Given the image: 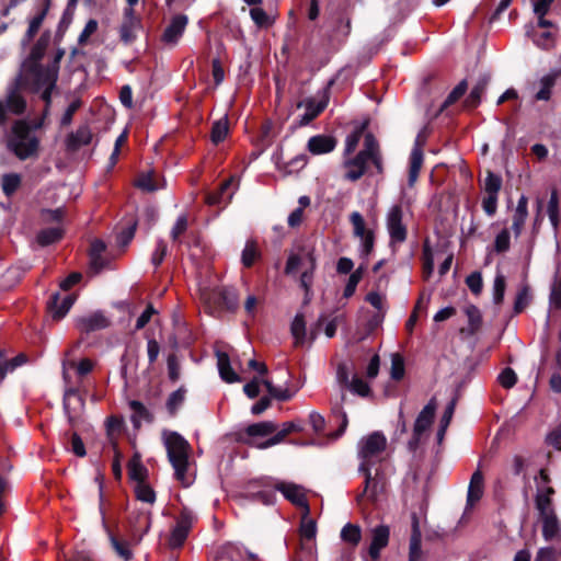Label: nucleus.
Here are the masks:
<instances>
[{
  "label": "nucleus",
  "instance_id": "nucleus-37",
  "mask_svg": "<svg viewBox=\"0 0 561 561\" xmlns=\"http://www.w3.org/2000/svg\"><path fill=\"white\" fill-rule=\"evenodd\" d=\"M557 73H548L540 79V89L535 94L536 101H549L551 98V91L557 82Z\"/></svg>",
  "mask_w": 561,
  "mask_h": 561
},
{
  "label": "nucleus",
  "instance_id": "nucleus-29",
  "mask_svg": "<svg viewBox=\"0 0 561 561\" xmlns=\"http://www.w3.org/2000/svg\"><path fill=\"white\" fill-rule=\"evenodd\" d=\"M483 473L478 469L471 476L467 493V506H473L483 495Z\"/></svg>",
  "mask_w": 561,
  "mask_h": 561
},
{
  "label": "nucleus",
  "instance_id": "nucleus-4",
  "mask_svg": "<svg viewBox=\"0 0 561 561\" xmlns=\"http://www.w3.org/2000/svg\"><path fill=\"white\" fill-rule=\"evenodd\" d=\"M386 446L387 438L381 432H374L360 440L358 455L362 462L358 470L365 477L364 490L360 496L367 492L370 485L373 459L378 457L386 449Z\"/></svg>",
  "mask_w": 561,
  "mask_h": 561
},
{
  "label": "nucleus",
  "instance_id": "nucleus-23",
  "mask_svg": "<svg viewBox=\"0 0 561 561\" xmlns=\"http://www.w3.org/2000/svg\"><path fill=\"white\" fill-rule=\"evenodd\" d=\"M436 411L435 400L432 399L419 413L413 430L416 434H424L433 424Z\"/></svg>",
  "mask_w": 561,
  "mask_h": 561
},
{
  "label": "nucleus",
  "instance_id": "nucleus-32",
  "mask_svg": "<svg viewBox=\"0 0 561 561\" xmlns=\"http://www.w3.org/2000/svg\"><path fill=\"white\" fill-rule=\"evenodd\" d=\"M345 400H346L345 391H341L339 398H336L335 400H331V413L335 417H340L341 419V424H340V426H339V428L336 431V434H335L336 437L342 436L344 434V432L346 431L347 425H348L347 414H346V412L343 409V404H344Z\"/></svg>",
  "mask_w": 561,
  "mask_h": 561
},
{
  "label": "nucleus",
  "instance_id": "nucleus-10",
  "mask_svg": "<svg viewBox=\"0 0 561 561\" xmlns=\"http://www.w3.org/2000/svg\"><path fill=\"white\" fill-rule=\"evenodd\" d=\"M403 209L400 204L393 205L386 218L387 230L390 237V243H403L408 238L407 226L402 221Z\"/></svg>",
  "mask_w": 561,
  "mask_h": 561
},
{
  "label": "nucleus",
  "instance_id": "nucleus-21",
  "mask_svg": "<svg viewBox=\"0 0 561 561\" xmlns=\"http://www.w3.org/2000/svg\"><path fill=\"white\" fill-rule=\"evenodd\" d=\"M389 534L388 526L380 525L374 528L371 542L368 549V553L373 560L379 559L381 549L387 547L389 542Z\"/></svg>",
  "mask_w": 561,
  "mask_h": 561
},
{
  "label": "nucleus",
  "instance_id": "nucleus-18",
  "mask_svg": "<svg viewBox=\"0 0 561 561\" xmlns=\"http://www.w3.org/2000/svg\"><path fill=\"white\" fill-rule=\"evenodd\" d=\"M277 424L272 421H263L259 423L250 424L245 427L244 434L248 436V438L240 437V440L243 442L247 445L255 446L256 444L252 442L251 438L256 436H268L276 432Z\"/></svg>",
  "mask_w": 561,
  "mask_h": 561
},
{
  "label": "nucleus",
  "instance_id": "nucleus-16",
  "mask_svg": "<svg viewBox=\"0 0 561 561\" xmlns=\"http://www.w3.org/2000/svg\"><path fill=\"white\" fill-rule=\"evenodd\" d=\"M187 22L188 19L184 14H178L172 18L170 24L165 27L162 34V41L165 44H176L180 37L183 35Z\"/></svg>",
  "mask_w": 561,
  "mask_h": 561
},
{
  "label": "nucleus",
  "instance_id": "nucleus-3",
  "mask_svg": "<svg viewBox=\"0 0 561 561\" xmlns=\"http://www.w3.org/2000/svg\"><path fill=\"white\" fill-rule=\"evenodd\" d=\"M164 445L168 459L174 469L175 479L181 482L183 486H188L191 481L187 479L186 473L188 469L191 445L176 432H170L167 435Z\"/></svg>",
  "mask_w": 561,
  "mask_h": 561
},
{
  "label": "nucleus",
  "instance_id": "nucleus-31",
  "mask_svg": "<svg viewBox=\"0 0 561 561\" xmlns=\"http://www.w3.org/2000/svg\"><path fill=\"white\" fill-rule=\"evenodd\" d=\"M528 216V198L525 195H522L517 202V207L515 209V214L513 216L512 229L515 237H519L525 221Z\"/></svg>",
  "mask_w": 561,
  "mask_h": 561
},
{
  "label": "nucleus",
  "instance_id": "nucleus-38",
  "mask_svg": "<svg viewBox=\"0 0 561 561\" xmlns=\"http://www.w3.org/2000/svg\"><path fill=\"white\" fill-rule=\"evenodd\" d=\"M87 394V390H82L81 389V383L78 385L77 387H67L66 390H65V393H64V410H65V413L67 414L68 416V420L69 422L72 424L73 423V416L71 415L70 411H69V399L71 397H76L78 398L80 404L83 407L84 405V396Z\"/></svg>",
  "mask_w": 561,
  "mask_h": 561
},
{
  "label": "nucleus",
  "instance_id": "nucleus-40",
  "mask_svg": "<svg viewBox=\"0 0 561 561\" xmlns=\"http://www.w3.org/2000/svg\"><path fill=\"white\" fill-rule=\"evenodd\" d=\"M261 257L257 243L254 240H248L241 254V263L244 267L250 268L256 260Z\"/></svg>",
  "mask_w": 561,
  "mask_h": 561
},
{
  "label": "nucleus",
  "instance_id": "nucleus-63",
  "mask_svg": "<svg viewBox=\"0 0 561 561\" xmlns=\"http://www.w3.org/2000/svg\"><path fill=\"white\" fill-rule=\"evenodd\" d=\"M365 127H366V125H362L360 127H357L356 129H354L351 134H348L346 136V139H345V153L346 154H350L355 151V149L358 146V142L362 138Z\"/></svg>",
  "mask_w": 561,
  "mask_h": 561
},
{
  "label": "nucleus",
  "instance_id": "nucleus-24",
  "mask_svg": "<svg viewBox=\"0 0 561 561\" xmlns=\"http://www.w3.org/2000/svg\"><path fill=\"white\" fill-rule=\"evenodd\" d=\"M231 184L232 179L221 182L217 190L209 192L206 195V203L210 206H226L232 198V193L228 192Z\"/></svg>",
  "mask_w": 561,
  "mask_h": 561
},
{
  "label": "nucleus",
  "instance_id": "nucleus-53",
  "mask_svg": "<svg viewBox=\"0 0 561 561\" xmlns=\"http://www.w3.org/2000/svg\"><path fill=\"white\" fill-rule=\"evenodd\" d=\"M377 153H380L378 141L371 133H367L364 136V149L360 150L357 156L369 160V157H373Z\"/></svg>",
  "mask_w": 561,
  "mask_h": 561
},
{
  "label": "nucleus",
  "instance_id": "nucleus-47",
  "mask_svg": "<svg viewBox=\"0 0 561 561\" xmlns=\"http://www.w3.org/2000/svg\"><path fill=\"white\" fill-rule=\"evenodd\" d=\"M186 389L182 386L178 390L170 393L165 402V408L170 416H174L178 410L184 403Z\"/></svg>",
  "mask_w": 561,
  "mask_h": 561
},
{
  "label": "nucleus",
  "instance_id": "nucleus-62",
  "mask_svg": "<svg viewBox=\"0 0 561 561\" xmlns=\"http://www.w3.org/2000/svg\"><path fill=\"white\" fill-rule=\"evenodd\" d=\"M466 314L468 317L471 333L477 332L482 324L480 310L474 305H470L466 308Z\"/></svg>",
  "mask_w": 561,
  "mask_h": 561
},
{
  "label": "nucleus",
  "instance_id": "nucleus-60",
  "mask_svg": "<svg viewBox=\"0 0 561 561\" xmlns=\"http://www.w3.org/2000/svg\"><path fill=\"white\" fill-rule=\"evenodd\" d=\"M353 391L354 393L358 394L359 397L366 398L370 396L371 389L369 385L364 381L362 378H359L357 375H355L352 378V381L350 386L346 388Z\"/></svg>",
  "mask_w": 561,
  "mask_h": 561
},
{
  "label": "nucleus",
  "instance_id": "nucleus-35",
  "mask_svg": "<svg viewBox=\"0 0 561 561\" xmlns=\"http://www.w3.org/2000/svg\"><path fill=\"white\" fill-rule=\"evenodd\" d=\"M142 28V23L122 22L118 33L124 45H131L137 39V33Z\"/></svg>",
  "mask_w": 561,
  "mask_h": 561
},
{
  "label": "nucleus",
  "instance_id": "nucleus-50",
  "mask_svg": "<svg viewBox=\"0 0 561 561\" xmlns=\"http://www.w3.org/2000/svg\"><path fill=\"white\" fill-rule=\"evenodd\" d=\"M299 534L301 537L300 542L313 540L317 536V523L314 519L309 518V516L305 517V512H302Z\"/></svg>",
  "mask_w": 561,
  "mask_h": 561
},
{
  "label": "nucleus",
  "instance_id": "nucleus-48",
  "mask_svg": "<svg viewBox=\"0 0 561 561\" xmlns=\"http://www.w3.org/2000/svg\"><path fill=\"white\" fill-rule=\"evenodd\" d=\"M366 267L364 265H359L355 271H353L347 279V283L343 290L344 298H351L355 291L359 282L363 279Z\"/></svg>",
  "mask_w": 561,
  "mask_h": 561
},
{
  "label": "nucleus",
  "instance_id": "nucleus-55",
  "mask_svg": "<svg viewBox=\"0 0 561 561\" xmlns=\"http://www.w3.org/2000/svg\"><path fill=\"white\" fill-rule=\"evenodd\" d=\"M135 495L137 500L145 503L152 504L156 501V493L147 482L136 483Z\"/></svg>",
  "mask_w": 561,
  "mask_h": 561
},
{
  "label": "nucleus",
  "instance_id": "nucleus-46",
  "mask_svg": "<svg viewBox=\"0 0 561 561\" xmlns=\"http://www.w3.org/2000/svg\"><path fill=\"white\" fill-rule=\"evenodd\" d=\"M129 407L134 412V416L131 417V422L134 426L137 428L140 426V421L138 419L145 420L147 422H152L153 416L150 411L145 407V404L138 400H131L129 402Z\"/></svg>",
  "mask_w": 561,
  "mask_h": 561
},
{
  "label": "nucleus",
  "instance_id": "nucleus-56",
  "mask_svg": "<svg viewBox=\"0 0 561 561\" xmlns=\"http://www.w3.org/2000/svg\"><path fill=\"white\" fill-rule=\"evenodd\" d=\"M293 561H316V548L307 542H299Z\"/></svg>",
  "mask_w": 561,
  "mask_h": 561
},
{
  "label": "nucleus",
  "instance_id": "nucleus-2",
  "mask_svg": "<svg viewBox=\"0 0 561 561\" xmlns=\"http://www.w3.org/2000/svg\"><path fill=\"white\" fill-rule=\"evenodd\" d=\"M51 42V31L45 30L41 36L33 43L30 48V53L22 62L23 77L38 76L46 73L47 69L55 67L56 70L60 69V61L64 58L66 50L62 47H58L51 59L47 65H43L42 60L46 55V51Z\"/></svg>",
  "mask_w": 561,
  "mask_h": 561
},
{
  "label": "nucleus",
  "instance_id": "nucleus-49",
  "mask_svg": "<svg viewBox=\"0 0 561 561\" xmlns=\"http://www.w3.org/2000/svg\"><path fill=\"white\" fill-rule=\"evenodd\" d=\"M341 539L353 547L357 546L362 539L360 527L358 525L347 523L341 530Z\"/></svg>",
  "mask_w": 561,
  "mask_h": 561
},
{
  "label": "nucleus",
  "instance_id": "nucleus-20",
  "mask_svg": "<svg viewBox=\"0 0 561 561\" xmlns=\"http://www.w3.org/2000/svg\"><path fill=\"white\" fill-rule=\"evenodd\" d=\"M213 300L222 310L234 311L238 308V295L232 288H218L213 293Z\"/></svg>",
  "mask_w": 561,
  "mask_h": 561
},
{
  "label": "nucleus",
  "instance_id": "nucleus-51",
  "mask_svg": "<svg viewBox=\"0 0 561 561\" xmlns=\"http://www.w3.org/2000/svg\"><path fill=\"white\" fill-rule=\"evenodd\" d=\"M253 23L260 28H267L272 26L274 20L265 12L264 9L253 7L249 11Z\"/></svg>",
  "mask_w": 561,
  "mask_h": 561
},
{
  "label": "nucleus",
  "instance_id": "nucleus-30",
  "mask_svg": "<svg viewBox=\"0 0 561 561\" xmlns=\"http://www.w3.org/2000/svg\"><path fill=\"white\" fill-rule=\"evenodd\" d=\"M367 162L368 160L357 154L354 158L345 161L344 167L347 169V171L344 178L352 182L359 180L366 173Z\"/></svg>",
  "mask_w": 561,
  "mask_h": 561
},
{
  "label": "nucleus",
  "instance_id": "nucleus-52",
  "mask_svg": "<svg viewBox=\"0 0 561 561\" xmlns=\"http://www.w3.org/2000/svg\"><path fill=\"white\" fill-rule=\"evenodd\" d=\"M548 216L550 219V222L554 229H558L559 222H560V215H559V194L556 188L552 190L550 199L548 203Z\"/></svg>",
  "mask_w": 561,
  "mask_h": 561
},
{
  "label": "nucleus",
  "instance_id": "nucleus-43",
  "mask_svg": "<svg viewBox=\"0 0 561 561\" xmlns=\"http://www.w3.org/2000/svg\"><path fill=\"white\" fill-rule=\"evenodd\" d=\"M468 90V82L466 79L461 80L447 95L446 100L443 102L438 110V114L443 113L448 106L455 104L458 100H460Z\"/></svg>",
  "mask_w": 561,
  "mask_h": 561
},
{
  "label": "nucleus",
  "instance_id": "nucleus-58",
  "mask_svg": "<svg viewBox=\"0 0 561 561\" xmlns=\"http://www.w3.org/2000/svg\"><path fill=\"white\" fill-rule=\"evenodd\" d=\"M530 302V294H529V287L527 285L523 286L515 298L514 301V313L519 314L522 313L529 305Z\"/></svg>",
  "mask_w": 561,
  "mask_h": 561
},
{
  "label": "nucleus",
  "instance_id": "nucleus-42",
  "mask_svg": "<svg viewBox=\"0 0 561 561\" xmlns=\"http://www.w3.org/2000/svg\"><path fill=\"white\" fill-rule=\"evenodd\" d=\"M290 332L295 339V345L301 346L306 339V321L302 313H297L291 322Z\"/></svg>",
  "mask_w": 561,
  "mask_h": 561
},
{
  "label": "nucleus",
  "instance_id": "nucleus-44",
  "mask_svg": "<svg viewBox=\"0 0 561 561\" xmlns=\"http://www.w3.org/2000/svg\"><path fill=\"white\" fill-rule=\"evenodd\" d=\"M22 178L18 173H7L1 178V188L7 197H11L21 186Z\"/></svg>",
  "mask_w": 561,
  "mask_h": 561
},
{
  "label": "nucleus",
  "instance_id": "nucleus-11",
  "mask_svg": "<svg viewBox=\"0 0 561 561\" xmlns=\"http://www.w3.org/2000/svg\"><path fill=\"white\" fill-rule=\"evenodd\" d=\"M27 85L24 84L23 75L16 78L15 82L8 89L5 99L2 101L9 113L21 116L26 112L27 102L21 93V88Z\"/></svg>",
  "mask_w": 561,
  "mask_h": 561
},
{
  "label": "nucleus",
  "instance_id": "nucleus-28",
  "mask_svg": "<svg viewBox=\"0 0 561 561\" xmlns=\"http://www.w3.org/2000/svg\"><path fill=\"white\" fill-rule=\"evenodd\" d=\"M490 81V77L488 75H483L479 78L477 83L471 89L469 95L463 101V106L466 108L472 110L480 105L482 94L484 93Z\"/></svg>",
  "mask_w": 561,
  "mask_h": 561
},
{
  "label": "nucleus",
  "instance_id": "nucleus-26",
  "mask_svg": "<svg viewBox=\"0 0 561 561\" xmlns=\"http://www.w3.org/2000/svg\"><path fill=\"white\" fill-rule=\"evenodd\" d=\"M306 260L309 266L302 272L300 276V286L305 289L306 300H308L309 294L311 291L313 274L317 268V257L314 255V249H309L306 252Z\"/></svg>",
  "mask_w": 561,
  "mask_h": 561
},
{
  "label": "nucleus",
  "instance_id": "nucleus-57",
  "mask_svg": "<svg viewBox=\"0 0 561 561\" xmlns=\"http://www.w3.org/2000/svg\"><path fill=\"white\" fill-rule=\"evenodd\" d=\"M506 289V279L505 276L501 273H497L494 278L493 284V302L495 305H502L504 301V295Z\"/></svg>",
  "mask_w": 561,
  "mask_h": 561
},
{
  "label": "nucleus",
  "instance_id": "nucleus-13",
  "mask_svg": "<svg viewBox=\"0 0 561 561\" xmlns=\"http://www.w3.org/2000/svg\"><path fill=\"white\" fill-rule=\"evenodd\" d=\"M41 8L37 13L28 21V26L21 38V46H28L38 33L44 20L46 19L51 5V0H39Z\"/></svg>",
  "mask_w": 561,
  "mask_h": 561
},
{
  "label": "nucleus",
  "instance_id": "nucleus-64",
  "mask_svg": "<svg viewBox=\"0 0 561 561\" xmlns=\"http://www.w3.org/2000/svg\"><path fill=\"white\" fill-rule=\"evenodd\" d=\"M404 360L401 355L394 354L391 360L390 375L394 381H400L404 377Z\"/></svg>",
  "mask_w": 561,
  "mask_h": 561
},
{
  "label": "nucleus",
  "instance_id": "nucleus-22",
  "mask_svg": "<svg viewBox=\"0 0 561 561\" xmlns=\"http://www.w3.org/2000/svg\"><path fill=\"white\" fill-rule=\"evenodd\" d=\"M92 131L88 125H81L66 138V147L69 151H77L83 146H88L92 140Z\"/></svg>",
  "mask_w": 561,
  "mask_h": 561
},
{
  "label": "nucleus",
  "instance_id": "nucleus-9",
  "mask_svg": "<svg viewBox=\"0 0 561 561\" xmlns=\"http://www.w3.org/2000/svg\"><path fill=\"white\" fill-rule=\"evenodd\" d=\"M151 526V514L145 511H133L126 522V530L133 546H137Z\"/></svg>",
  "mask_w": 561,
  "mask_h": 561
},
{
  "label": "nucleus",
  "instance_id": "nucleus-19",
  "mask_svg": "<svg viewBox=\"0 0 561 561\" xmlns=\"http://www.w3.org/2000/svg\"><path fill=\"white\" fill-rule=\"evenodd\" d=\"M556 494V490L552 486H538L535 496V506L539 513V517L554 513L552 505V496Z\"/></svg>",
  "mask_w": 561,
  "mask_h": 561
},
{
  "label": "nucleus",
  "instance_id": "nucleus-45",
  "mask_svg": "<svg viewBox=\"0 0 561 561\" xmlns=\"http://www.w3.org/2000/svg\"><path fill=\"white\" fill-rule=\"evenodd\" d=\"M229 133V122L227 117L220 118L213 123L210 131V140L214 145L222 142Z\"/></svg>",
  "mask_w": 561,
  "mask_h": 561
},
{
  "label": "nucleus",
  "instance_id": "nucleus-12",
  "mask_svg": "<svg viewBox=\"0 0 561 561\" xmlns=\"http://www.w3.org/2000/svg\"><path fill=\"white\" fill-rule=\"evenodd\" d=\"M275 491H279L284 497L293 505L302 508L305 517L310 515V506L301 485L287 482H278L274 485Z\"/></svg>",
  "mask_w": 561,
  "mask_h": 561
},
{
  "label": "nucleus",
  "instance_id": "nucleus-41",
  "mask_svg": "<svg viewBox=\"0 0 561 561\" xmlns=\"http://www.w3.org/2000/svg\"><path fill=\"white\" fill-rule=\"evenodd\" d=\"M502 184L503 180L500 174H496L491 170L485 171V179L482 187L486 195H499Z\"/></svg>",
  "mask_w": 561,
  "mask_h": 561
},
{
  "label": "nucleus",
  "instance_id": "nucleus-33",
  "mask_svg": "<svg viewBox=\"0 0 561 561\" xmlns=\"http://www.w3.org/2000/svg\"><path fill=\"white\" fill-rule=\"evenodd\" d=\"M217 365L219 375L222 380L228 383H233L240 381L239 375L232 369L230 364V358L227 353L218 352L217 353Z\"/></svg>",
  "mask_w": 561,
  "mask_h": 561
},
{
  "label": "nucleus",
  "instance_id": "nucleus-59",
  "mask_svg": "<svg viewBox=\"0 0 561 561\" xmlns=\"http://www.w3.org/2000/svg\"><path fill=\"white\" fill-rule=\"evenodd\" d=\"M511 248V234L508 229L504 228L501 230L494 240L493 249L496 253L502 254L510 250Z\"/></svg>",
  "mask_w": 561,
  "mask_h": 561
},
{
  "label": "nucleus",
  "instance_id": "nucleus-54",
  "mask_svg": "<svg viewBox=\"0 0 561 561\" xmlns=\"http://www.w3.org/2000/svg\"><path fill=\"white\" fill-rule=\"evenodd\" d=\"M421 134L417 135L415 146L410 154L409 170L421 171L424 161L423 150L421 148Z\"/></svg>",
  "mask_w": 561,
  "mask_h": 561
},
{
  "label": "nucleus",
  "instance_id": "nucleus-15",
  "mask_svg": "<svg viewBox=\"0 0 561 561\" xmlns=\"http://www.w3.org/2000/svg\"><path fill=\"white\" fill-rule=\"evenodd\" d=\"M337 140L331 135H316L309 138L307 149L314 156L325 154L335 149Z\"/></svg>",
  "mask_w": 561,
  "mask_h": 561
},
{
  "label": "nucleus",
  "instance_id": "nucleus-61",
  "mask_svg": "<svg viewBox=\"0 0 561 561\" xmlns=\"http://www.w3.org/2000/svg\"><path fill=\"white\" fill-rule=\"evenodd\" d=\"M188 533H190L188 530L183 529L175 525V527L172 529L170 538H169L170 548H172V549L181 548L184 545V542L188 536Z\"/></svg>",
  "mask_w": 561,
  "mask_h": 561
},
{
  "label": "nucleus",
  "instance_id": "nucleus-34",
  "mask_svg": "<svg viewBox=\"0 0 561 561\" xmlns=\"http://www.w3.org/2000/svg\"><path fill=\"white\" fill-rule=\"evenodd\" d=\"M138 220L134 215L126 216L124 218V227L117 234V244L121 247H127L133 240L136 229H137Z\"/></svg>",
  "mask_w": 561,
  "mask_h": 561
},
{
  "label": "nucleus",
  "instance_id": "nucleus-39",
  "mask_svg": "<svg viewBox=\"0 0 561 561\" xmlns=\"http://www.w3.org/2000/svg\"><path fill=\"white\" fill-rule=\"evenodd\" d=\"M542 522V536L545 540H552L559 533V522L556 513L540 516Z\"/></svg>",
  "mask_w": 561,
  "mask_h": 561
},
{
  "label": "nucleus",
  "instance_id": "nucleus-5",
  "mask_svg": "<svg viewBox=\"0 0 561 561\" xmlns=\"http://www.w3.org/2000/svg\"><path fill=\"white\" fill-rule=\"evenodd\" d=\"M58 77L59 70H56L55 67L47 69L46 73L23 77L24 84L27 85V88H30L32 92L37 93L42 90L41 99L45 103L44 117H47L49 115L51 105V94L54 90L57 88Z\"/></svg>",
  "mask_w": 561,
  "mask_h": 561
},
{
  "label": "nucleus",
  "instance_id": "nucleus-14",
  "mask_svg": "<svg viewBox=\"0 0 561 561\" xmlns=\"http://www.w3.org/2000/svg\"><path fill=\"white\" fill-rule=\"evenodd\" d=\"M110 320L101 311L77 319V328L82 333H91L110 327Z\"/></svg>",
  "mask_w": 561,
  "mask_h": 561
},
{
  "label": "nucleus",
  "instance_id": "nucleus-27",
  "mask_svg": "<svg viewBox=\"0 0 561 561\" xmlns=\"http://www.w3.org/2000/svg\"><path fill=\"white\" fill-rule=\"evenodd\" d=\"M127 472L130 480L136 483L146 482L149 471L141 462V455L135 453L127 463Z\"/></svg>",
  "mask_w": 561,
  "mask_h": 561
},
{
  "label": "nucleus",
  "instance_id": "nucleus-36",
  "mask_svg": "<svg viewBox=\"0 0 561 561\" xmlns=\"http://www.w3.org/2000/svg\"><path fill=\"white\" fill-rule=\"evenodd\" d=\"M64 236V231L57 227H49L42 229L37 236L36 241L41 247H48L58 242Z\"/></svg>",
  "mask_w": 561,
  "mask_h": 561
},
{
  "label": "nucleus",
  "instance_id": "nucleus-7",
  "mask_svg": "<svg viewBox=\"0 0 561 561\" xmlns=\"http://www.w3.org/2000/svg\"><path fill=\"white\" fill-rule=\"evenodd\" d=\"M350 222L353 226L354 237L360 239V257L367 259L374 251L375 232L366 227L365 219L358 211L350 215Z\"/></svg>",
  "mask_w": 561,
  "mask_h": 561
},
{
  "label": "nucleus",
  "instance_id": "nucleus-25",
  "mask_svg": "<svg viewBox=\"0 0 561 561\" xmlns=\"http://www.w3.org/2000/svg\"><path fill=\"white\" fill-rule=\"evenodd\" d=\"M422 534L416 514L412 515V533L410 538L409 561H422Z\"/></svg>",
  "mask_w": 561,
  "mask_h": 561
},
{
  "label": "nucleus",
  "instance_id": "nucleus-8",
  "mask_svg": "<svg viewBox=\"0 0 561 561\" xmlns=\"http://www.w3.org/2000/svg\"><path fill=\"white\" fill-rule=\"evenodd\" d=\"M334 84V79H331L325 89H324V95L322 100L319 102H316L312 98H307L305 100H301L297 103V108L305 107L306 112L299 117L297 121L296 126L304 127L309 125L312 121H314L328 106L329 103V90Z\"/></svg>",
  "mask_w": 561,
  "mask_h": 561
},
{
  "label": "nucleus",
  "instance_id": "nucleus-6",
  "mask_svg": "<svg viewBox=\"0 0 561 561\" xmlns=\"http://www.w3.org/2000/svg\"><path fill=\"white\" fill-rule=\"evenodd\" d=\"M242 497L249 502H256L263 505H273L276 500L274 485L267 479L249 481L247 491Z\"/></svg>",
  "mask_w": 561,
  "mask_h": 561
},
{
  "label": "nucleus",
  "instance_id": "nucleus-1",
  "mask_svg": "<svg viewBox=\"0 0 561 561\" xmlns=\"http://www.w3.org/2000/svg\"><path fill=\"white\" fill-rule=\"evenodd\" d=\"M43 127V118H36L32 123L26 119L13 122L7 141V148L19 160L37 158L41 150V139L34 134Z\"/></svg>",
  "mask_w": 561,
  "mask_h": 561
},
{
  "label": "nucleus",
  "instance_id": "nucleus-17",
  "mask_svg": "<svg viewBox=\"0 0 561 561\" xmlns=\"http://www.w3.org/2000/svg\"><path fill=\"white\" fill-rule=\"evenodd\" d=\"M103 525L105 528V531L107 534L110 543L116 556L122 559L123 561H131L134 559V553L131 549L129 548L130 545H133L129 540H124L119 537H117L107 526L105 523V518L103 519Z\"/></svg>",
  "mask_w": 561,
  "mask_h": 561
}]
</instances>
